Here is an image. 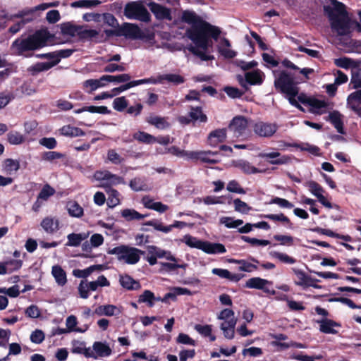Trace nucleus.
<instances>
[{
  "label": "nucleus",
  "instance_id": "1",
  "mask_svg": "<svg viewBox=\"0 0 361 361\" xmlns=\"http://www.w3.org/2000/svg\"><path fill=\"white\" fill-rule=\"evenodd\" d=\"M221 32L219 27L212 25L205 20H200L197 25H191L186 30L187 37L195 44H190L187 47L188 50L202 61L214 59V56L209 54V49L213 45L211 38L217 41Z\"/></svg>",
  "mask_w": 361,
  "mask_h": 361
},
{
  "label": "nucleus",
  "instance_id": "2",
  "mask_svg": "<svg viewBox=\"0 0 361 361\" xmlns=\"http://www.w3.org/2000/svg\"><path fill=\"white\" fill-rule=\"evenodd\" d=\"M54 37V35L51 34L47 28L37 30L25 38L15 39L11 47L16 54L30 58L35 55V51L47 46Z\"/></svg>",
  "mask_w": 361,
  "mask_h": 361
},
{
  "label": "nucleus",
  "instance_id": "3",
  "mask_svg": "<svg viewBox=\"0 0 361 361\" xmlns=\"http://www.w3.org/2000/svg\"><path fill=\"white\" fill-rule=\"evenodd\" d=\"M331 5L324 6V14L328 17L331 27L340 36L350 33V20L345 4L337 0H330Z\"/></svg>",
  "mask_w": 361,
  "mask_h": 361
},
{
  "label": "nucleus",
  "instance_id": "4",
  "mask_svg": "<svg viewBox=\"0 0 361 361\" xmlns=\"http://www.w3.org/2000/svg\"><path fill=\"white\" fill-rule=\"evenodd\" d=\"M107 253L116 255L118 261H123L128 264H135L140 261V256L144 255L145 252L134 247L121 245L109 249Z\"/></svg>",
  "mask_w": 361,
  "mask_h": 361
},
{
  "label": "nucleus",
  "instance_id": "5",
  "mask_svg": "<svg viewBox=\"0 0 361 361\" xmlns=\"http://www.w3.org/2000/svg\"><path fill=\"white\" fill-rule=\"evenodd\" d=\"M124 16L130 20H137L148 23L151 21V15L142 1L128 2L124 7Z\"/></svg>",
  "mask_w": 361,
  "mask_h": 361
},
{
  "label": "nucleus",
  "instance_id": "6",
  "mask_svg": "<svg viewBox=\"0 0 361 361\" xmlns=\"http://www.w3.org/2000/svg\"><path fill=\"white\" fill-rule=\"evenodd\" d=\"M190 111L187 116H180L178 121L183 126L192 124L196 126L197 123H206L208 121L207 116L203 112L202 106H189Z\"/></svg>",
  "mask_w": 361,
  "mask_h": 361
},
{
  "label": "nucleus",
  "instance_id": "7",
  "mask_svg": "<svg viewBox=\"0 0 361 361\" xmlns=\"http://www.w3.org/2000/svg\"><path fill=\"white\" fill-rule=\"evenodd\" d=\"M274 86L276 90L286 94H294L295 90L298 89L295 86L293 77L286 71L280 72L274 81Z\"/></svg>",
  "mask_w": 361,
  "mask_h": 361
},
{
  "label": "nucleus",
  "instance_id": "8",
  "mask_svg": "<svg viewBox=\"0 0 361 361\" xmlns=\"http://www.w3.org/2000/svg\"><path fill=\"white\" fill-rule=\"evenodd\" d=\"M279 126L275 123L258 121L253 126L254 133L261 137H271L277 131Z\"/></svg>",
  "mask_w": 361,
  "mask_h": 361
},
{
  "label": "nucleus",
  "instance_id": "9",
  "mask_svg": "<svg viewBox=\"0 0 361 361\" xmlns=\"http://www.w3.org/2000/svg\"><path fill=\"white\" fill-rule=\"evenodd\" d=\"M248 126L247 119L243 116H236L231 121L227 130L238 137L245 133Z\"/></svg>",
  "mask_w": 361,
  "mask_h": 361
},
{
  "label": "nucleus",
  "instance_id": "10",
  "mask_svg": "<svg viewBox=\"0 0 361 361\" xmlns=\"http://www.w3.org/2000/svg\"><path fill=\"white\" fill-rule=\"evenodd\" d=\"M121 37L127 39H143L144 34L138 25L130 23H124L120 26Z\"/></svg>",
  "mask_w": 361,
  "mask_h": 361
},
{
  "label": "nucleus",
  "instance_id": "11",
  "mask_svg": "<svg viewBox=\"0 0 361 361\" xmlns=\"http://www.w3.org/2000/svg\"><path fill=\"white\" fill-rule=\"evenodd\" d=\"M147 5L157 20H172L171 11L170 8L152 0H149V3H147Z\"/></svg>",
  "mask_w": 361,
  "mask_h": 361
},
{
  "label": "nucleus",
  "instance_id": "12",
  "mask_svg": "<svg viewBox=\"0 0 361 361\" xmlns=\"http://www.w3.org/2000/svg\"><path fill=\"white\" fill-rule=\"evenodd\" d=\"M73 52V49H66L44 54H38L35 56L39 59H50L54 63V65L56 66L59 63L61 59L68 58Z\"/></svg>",
  "mask_w": 361,
  "mask_h": 361
},
{
  "label": "nucleus",
  "instance_id": "13",
  "mask_svg": "<svg viewBox=\"0 0 361 361\" xmlns=\"http://www.w3.org/2000/svg\"><path fill=\"white\" fill-rule=\"evenodd\" d=\"M268 284H272V282L259 277H253L246 281L245 287L262 290L266 293L274 295L276 294V291L274 289H269L266 287Z\"/></svg>",
  "mask_w": 361,
  "mask_h": 361
},
{
  "label": "nucleus",
  "instance_id": "14",
  "mask_svg": "<svg viewBox=\"0 0 361 361\" xmlns=\"http://www.w3.org/2000/svg\"><path fill=\"white\" fill-rule=\"evenodd\" d=\"M293 272L297 277V280L295 281V283L297 286H302L303 288L313 287L319 288L318 286L314 284V282L318 281L317 279L312 278L307 273L302 269L295 268L292 269Z\"/></svg>",
  "mask_w": 361,
  "mask_h": 361
},
{
  "label": "nucleus",
  "instance_id": "15",
  "mask_svg": "<svg viewBox=\"0 0 361 361\" xmlns=\"http://www.w3.org/2000/svg\"><path fill=\"white\" fill-rule=\"evenodd\" d=\"M147 83L157 84L161 83L164 80H166L169 82L173 83V85H178L185 82V78L178 74L169 73L159 75L157 78L151 77L149 78H145Z\"/></svg>",
  "mask_w": 361,
  "mask_h": 361
},
{
  "label": "nucleus",
  "instance_id": "16",
  "mask_svg": "<svg viewBox=\"0 0 361 361\" xmlns=\"http://www.w3.org/2000/svg\"><path fill=\"white\" fill-rule=\"evenodd\" d=\"M144 226H153L155 230L162 231L165 233H169L173 228H183L188 226L186 222L175 221L173 224L164 226L161 223H159L157 220H151L143 224Z\"/></svg>",
  "mask_w": 361,
  "mask_h": 361
},
{
  "label": "nucleus",
  "instance_id": "17",
  "mask_svg": "<svg viewBox=\"0 0 361 361\" xmlns=\"http://www.w3.org/2000/svg\"><path fill=\"white\" fill-rule=\"evenodd\" d=\"M227 128H219L210 132L207 137V142L212 147H216L226 140Z\"/></svg>",
  "mask_w": 361,
  "mask_h": 361
},
{
  "label": "nucleus",
  "instance_id": "18",
  "mask_svg": "<svg viewBox=\"0 0 361 361\" xmlns=\"http://www.w3.org/2000/svg\"><path fill=\"white\" fill-rule=\"evenodd\" d=\"M72 345L71 352L73 353L83 355L87 358L92 357L97 359V356H95L91 348L90 347L86 348V344L84 341L74 340L72 342Z\"/></svg>",
  "mask_w": 361,
  "mask_h": 361
},
{
  "label": "nucleus",
  "instance_id": "19",
  "mask_svg": "<svg viewBox=\"0 0 361 361\" xmlns=\"http://www.w3.org/2000/svg\"><path fill=\"white\" fill-rule=\"evenodd\" d=\"M89 16L92 17L91 20H93L94 21H100L99 18L102 17L104 23L112 27L120 26L117 19L113 14L110 13H104L102 16L98 13H92L89 14ZM84 17L86 20H90V18H87V14L85 15Z\"/></svg>",
  "mask_w": 361,
  "mask_h": 361
},
{
  "label": "nucleus",
  "instance_id": "20",
  "mask_svg": "<svg viewBox=\"0 0 361 361\" xmlns=\"http://www.w3.org/2000/svg\"><path fill=\"white\" fill-rule=\"evenodd\" d=\"M259 157L263 159H266L267 162L270 164L281 165L288 163L289 158L286 156L281 157V154L279 152H273L269 153L262 152L259 154Z\"/></svg>",
  "mask_w": 361,
  "mask_h": 361
},
{
  "label": "nucleus",
  "instance_id": "21",
  "mask_svg": "<svg viewBox=\"0 0 361 361\" xmlns=\"http://www.w3.org/2000/svg\"><path fill=\"white\" fill-rule=\"evenodd\" d=\"M317 323L319 324V331L327 334H336L338 331L334 328L341 326L340 323L327 318L322 319L317 321Z\"/></svg>",
  "mask_w": 361,
  "mask_h": 361
},
{
  "label": "nucleus",
  "instance_id": "22",
  "mask_svg": "<svg viewBox=\"0 0 361 361\" xmlns=\"http://www.w3.org/2000/svg\"><path fill=\"white\" fill-rule=\"evenodd\" d=\"M44 231L49 234L56 233L60 228L59 220L51 216H47L42 219L40 224Z\"/></svg>",
  "mask_w": 361,
  "mask_h": 361
},
{
  "label": "nucleus",
  "instance_id": "23",
  "mask_svg": "<svg viewBox=\"0 0 361 361\" xmlns=\"http://www.w3.org/2000/svg\"><path fill=\"white\" fill-rule=\"evenodd\" d=\"M348 104L350 109L360 117H361V106L356 102L361 104V90L351 93L347 99Z\"/></svg>",
  "mask_w": 361,
  "mask_h": 361
},
{
  "label": "nucleus",
  "instance_id": "24",
  "mask_svg": "<svg viewBox=\"0 0 361 361\" xmlns=\"http://www.w3.org/2000/svg\"><path fill=\"white\" fill-rule=\"evenodd\" d=\"M232 165L240 169L245 174H255L261 172L259 169L252 166L249 161L243 159L234 160Z\"/></svg>",
  "mask_w": 361,
  "mask_h": 361
},
{
  "label": "nucleus",
  "instance_id": "25",
  "mask_svg": "<svg viewBox=\"0 0 361 361\" xmlns=\"http://www.w3.org/2000/svg\"><path fill=\"white\" fill-rule=\"evenodd\" d=\"M202 250L209 255L223 254L226 252V249L223 244L209 241H204Z\"/></svg>",
  "mask_w": 361,
  "mask_h": 361
},
{
  "label": "nucleus",
  "instance_id": "26",
  "mask_svg": "<svg viewBox=\"0 0 361 361\" xmlns=\"http://www.w3.org/2000/svg\"><path fill=\"white\" fill-rule=\"evenodd\" d=\"M260 216L262 218H264V219L271 220L274 222H281L284 226H286L288 228H290V229L293 228V224L291 222L290 219L283 213H280L278 214H262Z\"/></svg>",
  "mask_w": 361,
  "mask_h": 361
},
{
  "label": "nucleus",
  "instance_id": "27",
  "mask_svg": "<svg viewBox=\"0 0 361 361\" xmlns=\"http://www.w3.org/2000/svg\"><path fill=\"white\" fill-rule=\"evenodd\" d=\"M90 235V233H71L67 235L68 241L65 244L68 247H78L81 243L86 240Z\"/></svg>",
  "mask_w": 361,
  "mask_h": 361
},
{
  "label": "nucleus",
  "instance_id": "28",
  "mask_svg": "<svg viewBox=\"0 0 361 361\" xmlns=\"http://www.w3.org/2000/svg\"><path fill=\"white\" fill-rule=\"evenodd\" d=\"M264 73L259 69L247 72L245 75L246 82L250 85H260L264 80Z\"/></svg>",
  "mask_w": 361,
  "mask_h": 361
},
{
  "label": "nucleus",
  "instance_id": "29",
  "mask_svg": "<svg viewBox=\"0 0 361 361\" xmlns=\"http://www.w3.org/2000/svg\"><path fill=\"white\" fill-rule=\"evenodd\" d=\"M93 352L98 357H108L111 355L112 350L108 344L101 341H95L92 345Z\"/></svg>",
  "mask_w": 361,
  "mask_h": 361
},
{
  "label": "nucleus",
  "instance_id": "30",
  "mask_svg": "<svg viewBox=\"0 0 361 361\" xmlns=\"http://www.w3.org/2000/svg\"><path fill=\"white\" fill-rule=\"evenodd\" d=\"M55 66L54 63L51 60L47 62H37L27 68V71L32 75H36L40 72L47 71Z\"/></svg>",
  "mask_w": 361,
  "mask_h": 361
},
{
  "label": "nucleus",
  "instance_id": "31",
  "mask_svg": "<svg viewBox=\"0 0 361 361\" xmlns=\"http://www.w3.org/2000/svg\"><path fill=\"white\" fill-rule=\"evenodd\" d=\"M99 187L104 188L108 195L107 205L109 207L113 208L120 204L119 192L117 190L104 185H99Z\"/></svg>",
  "mask_w": 361,
  "mask_h": 361
},
{
  "label": "nucleus",
  "instance_id": "32",
  "mask_svg": "<svg viewBox=\"0 0 361 361\" xmlns=\"http://www.w3.org/2000/svg\"><path fill=\"white\" fill-rule=\"evenodd\" d=\"M212 273L219 276L221 279H226L231 281L238 282L242 279V276L238 274H232L228 269L214 268Z\"/></svg>",
  "mask_w": 361,
  "mask_h": 361
},
{
  "label": "nucleus",
  "instance_id": "33",
  "mask_svg": "<svg viewBox=\"0 0 361 361\" xmlns=\"http://www.w3.org/2000/svg\"><path fill=\"white\" fill-rule=\"evenodd\" d=\"M119 282L121 286L127 290H138L141 287L138 281H135L128 274L120 276Z\"/></svg>",
  "mask_w": 361,
  "mask_h": 361
},
{
  "label": "nucleus",
  "instance_id": "34",
  "mask_svg": "<svg viewBox=\"0 0 361 361\" xmlns=\"http://www.w3.org/2000/svg\"><path fill=\"white\" fill-rule=\"evenodd\" d=\"M61 32L64 36L75 37L78 36V32L81 30L80 25H73L70 22L61 23L60 25Z\"/></svg>",
  "mask_w": 361,
  "mask_h": 361
},
{
  "label": "nucleus",
  "instance_id": "35",
  "mask_svg": "<svg viewBox=\"0 0 361 361\" xmlns=\"http://www.w3.org/2000/svg\"><path fill=\"white\" fill-rule=\"evenodd\" d=\"M329 121L340 134H345L343 122L341 119V114L338 111H334L329 115Z\"/></svg>",
  "mask_w": 361,
  "mask_h": 361
},
{
  "label": "nucleus",
  "instance_id": "36",
  "mask_svg": "<svg viewBox=\"0 0 361 361\" xmlns=\"http://www.w3.org/2000/svg\"><path fill=\"white\" fill-rule=\"evenodd\" d=\"M143 84H147V81L145 80V78L137 80L128 81L126 84L121 85V86H119L118 87L113 88L111 90L112 94H111L113 95V97H114V96H116V95L120 94L121 92H124L131 87H135V86H137L140 85H143Z\"/></svg>",
  "mask_w": 361,
  "mask_h": 361
},
{
  "label": "nucleus",
  "instance_id": "37",
  "mask_svg": "<svg viewBox=\"0 0 361 361\" xmlns=\"http://www.w3.org/2000/svg\"><path fill=\"white\" fill-rule=\"evenodd\" d=\"M51 274L59 286H63L67 283L66 273L61 266H53L51 269Z\"/></svg>",
  "mask_w": 361,
  "mask_h": 361
},
{
  "label": "nucleus",
  "instance_id": "38",
  "mask_svg": "<svg viewBox=\"0 0 361 361\" xmlns=\"http://www.w3.org/2000/svg\"><path fill=\"white\" fill-rule=\"evenodd\" d=\"M60 131L61 135L71 137L84 136L85 135V133L81 128L70 125L63 126Z\"/></svg>",
  "mask_w": 361,
  "mask_h": 361
},
{
  "label": "nucleus",
  "instance_id": "39",
  "mask_svg": "<svg viewBox=\"0 0 361 361\" xmlns=\"http://www.w3.org/2000/svg\"><path fill=\"white\" fill-rule=\"evenodd\" d=\"M147 121L150 125L154 126L160 130L169 128L171 126L166 118L159 116H150L147 118Z\"/></svg>",
  "mask_w": 361,
  "mask_h": 361
},
{
  "label": "nucleus",
  "instance_id": "40",
  "mask_svg": "<svg viewBox=\"0 0 361 361\" xmlns=\"http://www.w3.org/2000/svg\"><path fill=\"white\" fill-rule=\"evenodd\" d=\"M7 141L13 145H18L24 143L26 140L25 136L16 130H11L6 135Z\"/></svg>",
  "mask_w": 361,
  "mask_h": 361
},
{
  "label": "nucleus",
  "instance_id": "41",
  "mask_svg": "<svg viewBox=\"0 0 361 361\" xmlns=\"http://www.w3.org/2000/svg\"><path fill=\"white\" fill-rule=\"evenodd\" d=\"M20 169V162L18 160L13 159H5L3 164V171L7 175H12L13 173L18 171Z\"/></svg>",
  "mask_w": 361,
  "mask_h": 361
},
{
  "label": "nucleus",
  "instance_id": "42",
  "mask_svg": "<svg viewBox=\"0 0 361 361\" xmlns=\"http://www.w3.org/2000/svg\"><path fill=\"white\" fill-rule=\"evenodd\" d=\"M116 310L117 307L114 305H99L94 310V314L98 316L111 317L116 314L115 311Z\"/></svg>",
  "mask_w": 361,
  "mask_h": 361
},
{
  "label": "nucleus",
  "instance_id": "43",
  "mask_svg": "<svg viewBox=\"0 0 361 361\" xmlns=\"http://www.w3.org/2000/svg\"><path fill=\"white\" fill-rule=\"evenodd\" d=\"M156 297L151 290H145L142 294H141L137 300L138 303H147L149 307H152L154 305Z\"/></svg>",
  "mask_w": 361,
  "mask_h": 361
},
{
  "label": "nucleus",
  "instance_id": "44",
  "mask_svg": "<svg viewBox=\"0 0 361 361\" xmlns=\"http://www.w3.org/2000/svg\"><path fill=\"white\" fill-rule=\"evenodd\" d=\"M67 209L71 216L80 218L83 215V208L75 201L69 202Z\"/></svg>",
  "mask_w": 361,
  "mask_h": 361
},
{
  "label": "nucleus",
  "instance_id": "45",
  "mask_svg": "<svg viewBox=\"0 0 361 361\" xmlns=\"http://www.w3.org/2000/svg\"><path fill=\"white\" fill-rule=\"evenodd\" d=\"M334 64L337 67H340L345 69H348L350 68H356L357 66V63L353 59L345 56L335 59Z\"/></svg>",
  "mask_w": 361,
  "mask_h": 361
},
{
  "label": "nucleus",
  "instance_id": "46",
  "mask_svg": "<svg viewBox=\"0 0 361 361\" xmlns=\"http://www.w3.org/2000/svg\"><path fill=\"white\" fill-rule=\"evenodd\" d=\"M133 138L140 142L145 144H152L154 143L155 137L145 132L137 131L133 134Z\"/></svg>",
  "mask_w": 361,
  "mask_h": 361
},
{
  "label": "nucleus",
  "instance_id": "47",
  "mask_svg": "<svg viewBox=\"0 0 361 361\" xmlns=\"http://www.w3.org/2000/svg\"><path fill=\"white\" fill-rule=\"evenodd\" d=\"M121 216L128 221L140 220L144 216L133 209H125L121 211Z\"/></svg>",
  "mask_w": 361,
  "mask_h": 361
},
{
  "label": "nucleus",
  "instance_id": "48",
  "mask_svg": "<svg viewBox=\"0 0 361 361\" xmlns=\"http://www.w3.org/2000/svg\"><path fill=\"white\" fill-rule=\"evenodd\" d=\"M131 77L129 74L123 73L117 75H104L103 79L108 82L121 83L130 81Z\"/></svg>",
  "mask_w": 361,
  "mask_h": 361
},
{
  "label": "nucleus",
  "instance_id": "49",
  "mask_svg": "<svg viewBox=\"0 0 361 361\" xmlns=\"http://www.w3.org/2000/svg\"><path fill=\"white\" fill-rule=\"evenodd\" d=\"M125 180L123 177L119 176L112 173H109L106 182L101 183L99 185H104L109 188H112V185H116L119 184H125Z\"/></svg>",
  "mask_w": 361,
  "mask_h": 361
},
{
  "label": "nucleus",
  "instance_id": "50",
  "mask_svg": "<svg viewBox=\"0 0 361 361\" xmlns=\"http://www.w3.org/2000/svg\"><path fill=\"white\" fill-rule=\"evenodd\" d=\"M184 242L190 247L197 248L201 250L204 243V240H200L197 238L193 237L189 234L184 236Z\"/></svg>",
  "mask_w": 361,
  "mask_h": 361
},
{
  "label": "nucleus",
  "instance_id": "51",
  "mask_svg": "<svg viewBox=\"0 0 361 361\" xmlns=\"http://www.w3.org/2000/svg\"><path fill=\"white\" fill-rule=\"evenodd\" d=\"M100 4L99 0H80L72 2L71 6L73 8H92Z\"/></svg>",
  "mask_w": 361,
  "mask_h": 361
},
{
  "label": "nucleus",
  "instance_id": "52",
  "mask_svg": "<svg viewBox=\"0 0 361 361\" xmlns=\"http://www.w3.org/2000/svg\"><path fill=\"white\" fill-rule=\"evenodd\" d=\"M56 192V190L49 184L46 183L39 193L37 195L38 199H41L43 201H47L50 197L53 196Z\"/></svg>",
  "mask_w": 361,
  "mask_h": 361
},
{
  "label": "nucleus",
  "instance_id": "53",
  "mask_svg": "<svg viewBox=\"0 0 361 361\" xmlns=\"http://www.w3.org/2000/svg\"><path fill=\"white\" fill-rule=\"evenodd\" d=\"M270 255L272 257L276 258L285 264H293L296 262V259L287 254L274 251L271 252Z\"/></svg>",
  "mask_w": 361,
  "mask_h": 361
},
{
  "label": "nucleus",
  "instance_id": "54",
  "mask_svg": "<svg viewBox=\"0 0 361 361\" xmlns=\"http://www.w3.org/2000/svg\"><path fill=\"white\" fill-rule=\"evenodd\" d=\"M305 186L308 188L310 192L317 197V195H320L325 192L324 189L316 181L310 180L306 182Z\"/></svg>",
  "mask_w": 361,
  "mask_h": 361
},
{
  "label": "nucleus",
  "instance_id": "55",
  "mask_svg": "<svg viewBox=\"0 0 361 361\" xmlns=\"http://www.w3.org/2000/svg\"><path fill=\"white\" fill-rule=\"evenodd\" d=\"M220 223L224 224L228 228H234L241 226L243 224V221L242 219L235 220L232 217L225 216L221 218Z\"/></svg>",
  "mask_w": 361,
  "mask_h": 361
},
{
  "label": "nucleus",
  "instance_id": "56",
  "mask_svg": "<svg viewBox=\"0 0 361 361\" xmlns=\"http://www.w3.org/2000/svg\"><path fill=\"white\" fill-rule=\"evenodd\" d=\"M183 19L185 23L191 24V25H197L200 20H203L195 13L190 11H185L183 14Z\"/></svg>",
  "mask_w": 361,
  "mask_h": 361
},
{
  "label": "nucleus",
  "instance_id": "57",
  "mask_svg": "<svg viewBox=\"0 0 361 361\" xmlns=\"http://www.w3.org/2000/svg\"><path fill=\"white\" fill-rule=\"evenodd\" d=\"M128 105V101L125 97H120L114 99L113 102V107L119 112L123 111Z\"/></svg>",
  "mask_w": 361,
  "mask_h": 361
},
{
  "label": "nucleus",
  "instance_id": "58",
  "mask_svg": "<svg viewBox=\"0 0 361 361\" xmlns=\"http://www.w3.org/2000/svg\"><path fill=\"white\" fill-rule=\"evenodd\" d=\"M350 85H353V89L361 88V70H352V75L350 79Z\"/></svg>",
  "mask_w": 361,
  "mask_h": 361
},
{
  "label": "nucleus",
  "instance_id": "59",
  "mask_svg": "<svg viewBox=\"0 0 361 361\" xmlns=\"http://www.w3.org/2000/svg\"><path fill=\"white\" fill-rule=\"evenodd\" d=\"M99 35V32L96 30L93 29H83L81 26V30H80V32H78V37L80 39H93Z\"/></svg>",
  "mask_w": 361,
  "mask_h": 361
},
{
  "label": "nucleus",
  "instance_id": "60",
  "mask_svg": "<svg viewBox=\"0 0 361 361\" xmlns=\"http://www.w3.org/2000/svg\"><path fill=\"white\" fill-rule=\"evenodd\" d=\"M224 90L228 97L233 99L240 98L245 93V91H242L238 87L231 86L225 87Z\"/></svg>",
  "mask_w": 361,
  "mask_h": 361
},
{
  "label": "nucleus",
  "instance_id": "61",
  "mask_svg": "<svg viewBox=\"0 0 361 361\" xmlns=\"http://www.w3.org/2000/svg\"><path fill=\"white\" fill-rule=\"evenodd\" d=\"M307 104H308L312 108L315 109L327 108L329 106V103L326 101L321 100L317 98L308 99L307 101Z\"/></svg>",
  "mask_w": 361,
  "mask_h": 361
},
{
  "label": "nucleus",
  "instance_id": "62",
  "mask_svg": "<svg viewBox=\"0 0 361 361\" xmlns=\"http://www.w3.org/2000/svg\"><path fill=\"white\" fill-rule=\"evenodd\" d=\"M63 157H64L63 154L59 152H56V151L44 152L42 154V160L47 161H52L55 159H60Z\"/></svg>",
  "mask_w": 361,
  "mask_h": 361
},
{
  "label": "nucleus",
  "instance_id": "63",
  "mask_svg": "<svg viewBox=\"0 0 361 361\" xmlns=\"http://www.w3.org/2000/svg\"><path fill=\"white\" fill-rule=\"evenodd\" d=\"M226 189L231 192H235L238 194H245V190L243 188L239 183L235 180H232L228 182L226 186Z\"/></svg>",
  "mask_w": 361,
  "mask_h": 361
},
{
  "label": "nucleus",
  "instance_id": "64",
  "mask_svg": "<svg viewBox=\"0 0 361 361\" xmlns=\"http://www.w3.org/2000/svg\"><path fill=\"white\" fill-rule=\"evenodd\" d=\"M107 159L112 164H120L124 161V158L118 154L115 149H109L107 152Z\"/></svg>",
  "mask_w": 361,
  "mask_h": 361
}]
</instances>
